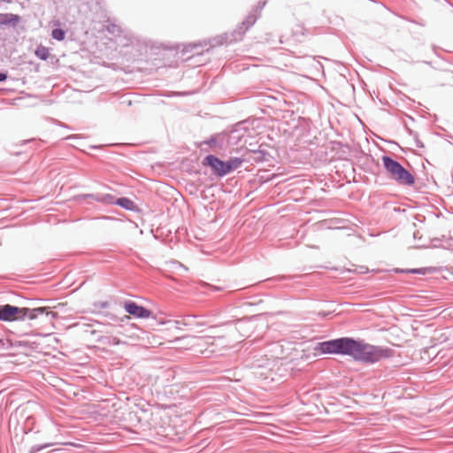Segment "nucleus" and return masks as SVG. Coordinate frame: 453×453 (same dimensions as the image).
<instances>
[{
	"label": "nucleus",
	"instance_id": "f257e3e1",
	"mask_svg": "<svg viewBox=\"0 0 453 453\" xmlns=\"http://www.w3.org/2000/svg\"><path fill=\"white\" fill-rule=\"evenodd\" d=\"M195 326L191 349L201 355L211 357L220 354L232 347L230 341L216 326H204L203 324L195 321L191 324Z\"/></svg>",
	"mask_w": 453,
	"mask_h": 453
},
{
	"label": "nucleus",
	"instance_id": "f03ea898",
	"mask_svg": "<svg viewBox=\"0 0 453 453\" xmlns=\"http://www.w3.org/2000/svg\"><path fill=\"white\" fill-rule=\"evenodd\" d=\"M349 356L358 361L375 363L392 357L393 350L351 339Z\"/></svg>",
	"mask_w": 453,
	"mask_h": 453
},
{
	"label": "nucleus",
	"instance_id": "7ed1b4c3",
	"mask_svg": "<svg viewBox=\"0 0 453 453\" xmlns=\"http://www.w3.org/2000/svg\"><path fill=\"white\" fill-rule=\"evenodd\" d=\"M383 165L390 177L401 185L411 186L415 182L413 175L404 169L398 162L389 157H382Z\"/></svg>",
	"mask_w": 453,
	"mask_h": 453
},
{
	"label": "nucleus",
	"instance_id": "20e7f679",
	"mask_svg": "<svg viewBox=\"0 0 453 453\" xmlns=\"http://www.w3.org/2000/svg\"><path fill=\"white\" fill-rule=\"evenodd\" d=\"M351 339L342 338L319 343L316 350L321 354H344L349 356Z\"/></svg>",
	"mask_w": 453,
	"mask_h": 453
},
{
	"label": "nucleus",
	"instance_id": "39448f33",
	"mask_svg": "<svg viewBox=\"0 0 453 453\" xmlns=\"http://www.w3.org/2000/svg\"><path fill=\"white\" fill-rule=\"evenodd\" d=\"M27 313L26 308H19L11 304L0 305V320L12 322L24 319Z\"/></svg>",
	"mask_w": 453,
	"mask_h": 453
},
{
	"label": "nucleus",
	"instance_id": "423d86ee",
	"mask_svg": "<svg viewBox=\"0 0 453 453\" xmlns=\"http://www.w3.org/2000/svg\"><path fill=\"white\" fill-rule=\"evenodd\" d=\"M124 309L130 316L136 319H149L152 314L150 310L132 301L126 302Z\"/></svg>",
	"mask_w": 453,
	"mask_h": 453
},
{
	"label": "nucleus",
	"instance_id": "0eeeda50",
	"mask_svg": "<svg viewBox=\"0 0 453 453\" xmlns=\"http://www.w3.org/2000/svg\"><path fill=\"white\" fill-rule=\"evenodd\" d=\"M164 337L155 333L146 332L142 336H140V345L144 348H156L164 343Z\"/></svg>",
	"mask_w": 453,
	"mask_h": 453
},
{
	"label": "nucleus",
	"instance_id": "6e6552de",
	"mask_svg": "<svg viewBox=\"0 0 453 453\" xmlns=\"http://www.w3.org/2000/svg\"><path fill=\"white\" fill-rule=\"evenodd\" d=\"M203 165L211 166L217 175L224 176L226 174V162L219 159L215 156H207L203 160Z\"/></svg>",
	"mask_w": 453,
	"mask_h": 453
},
{
	"label": "nucleus",
	"instance_id": "1a4fd4ad",
	"mask_svg": "<svg viewBox=\"0 0 453 453\" xmlns=\"http://www.w3.org/2000/svg\"><path fill=\"white\" fill-rule=\"evenodd\" d=\"M137 329L138 326L135 324L130 323L123 326L121 330H119L118 334L122 336L123 341H127V343L129 342H138L140 335L135 332Z\"/></svg>",
	"mask_w": 453,
	"mask_h": 453
},
{
	"label": "nucleus",
	"instance_id": "9d476101",
	"mask_svg": "<svg viewBox=\"0 0 453 453\" xmlns=\"http://www.w3.org/2000/svg\"><path fill=\"white\" fill-rule=\"evenodd\" d=\"M26 309L27 310V313L25 316V318H28L29 319H35L38 317V315L43 314L44 312H46L47 316H51L52 318L57 317V313H55L53 311H46L45 308H37V309H34V310H29L27 308H26Z\"/></svg>",
	"mask_w": 453,
	"mask_h": 453
},
{
	"label": "nucleus",
	"instance_id": "9b49d317",
	"mask_svg": "<svg viewBox=\"0 0 453 453\" xmlns=\"http://www.w3.org/2000/svg\"><path fill=\"white\" fill-rule=\"evenodd\" d=\"M20 20V17L12 13H1L0 25L13 24L16 25Z\"/></svg>",
	"mask_w": 453,
	"mask_h": 453
},
{
	"label": "nucleus",
	"instance_id": "f8f14e48",
	"mask_svg": "<svg viewBox=\"0 0 453 453\" xmlns=\"http://www.w3.org/2000/svg\"><path fill=\"white\" fill-rule=\"evenodd\" d=\"M242 164V159L239 157H232L229 160L226 161V174L229 173L231 171L240 167Z\"/></svg>",
	"mask_w": 453,
	"mask_h": 453
},
{
	"label": "nucleus",
	"instance_id": "ddd939ff",
	"mask_svg": "<svg viewBox=\"0 0 453 453\" xmlns=\"http://www.w3.org/2000/svg\"><path fill=\"white\" fill-rule=\"evenodd\" d=\"M35 56L42 60H46L50 57V50L42 45H40L35 50Z\"/></svg>",
	"mask_w": 453,
	"mask_h": 453
},
{
	"label": "nucleus",
	"instance_id": "4468645a",
	"mask_svg": "<svg viewBox=\"0 0 453 453\" xmlns=\"http://www.w3.org/2000/svg\"><path fill=\"white\" fill-rule=\"evenodd\" d=\"M116 204H118L127 210H134V203L127 197L119 198L116 201Z\"/></svg>",
	"mask_w": 453,
	"mask_h": 453
},
{
	"label": "nucleus",
	"instance_id": "2eb2a0df",
	"mask_svg": "<svg viewBox=\"0 0 453 453\" xmlns=\"http://www.w3.org/2000/svg\"><path fill=\"white\" fill-rule=\"evenodd\" d=\"M51 35L58 41H63L65 39V33L62 29L56 28L52 31Z\"/></svg>",
	"mask_w": 453,
	"mask_h": 453
},
{
	"label": "nucleus",
	"instance_id": "dca6fc26",
	"mask_svg": "<svg viewBox=\"0 0 453 453\" xmlns=\"http://www.w3.org/2000/svg\"><path fill=\"white\" fill-rule=\"evenodd\" d=\"M111 343L113 345L127 344V341H123L117 336L111 337Z\"/></svg>",
	"mask_w": 453,
	"mask_h": 453
},
{
	"label": "nucleus",
	"instance_id": "f3484780",
	"mask_svg": "<svg viewBox=\"0 0 453 453\" xmlns=\"http://www.w3.org/2000/svg\"><path fill=\"white\" fill-rule=\"evenodd\" d=\"M7 78V75L5 73H0V81H5Z\"/></svg>",
	"mask_w": 453,
	"mask_h": 453
},
{
	"label": "nucleus",
	"instance_id": "a211bd4d",
	"mask_svg": "<svg viewBox=\"0 0 453 453\" xmlns=\"http://www.w3.org/2000/svg\"><path fill=\"white\" fill-rule=\"evenodd\" d=\"M411 273H425V272H422L421 270L419 269H413V270H411L410 271Z\"/></svg>",
	"mask_w": 453,
	"mask_h": 453
},
{
	"label": "nucleus",
	"instance_id": "6ab92c4d",
	"mask_svg": "<svg viewBox=\"0 0 453 453\" xmlns=\"http://www.w3.org/2000/svg\"><path fill=\"white\" fill-rule=\"evenodd\" d=\"M129 319H130V317H129V316H127V315H126V316H124L123 318H121V319H120V320H121V322H125L126 320H127V321H128Z\"/></svg>",
	"mask_w": 453,
	"mask_h": 453
},
{
	"label": "nucleus",
	"instance_id": "aec40b11",
	"mask_svg": "<svg viewBox=\"0 0 453 453\" xmlns=\"http://www.w3.org/2000/svg\"><path fill=\"white\" fill-rule=\"evenodd\" d=\"M449 84L453 87V76L450 79Z\"/></svg>",
	"mask_w": 453,
	"mask_h": 453
}]
</instances>
